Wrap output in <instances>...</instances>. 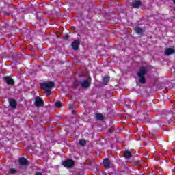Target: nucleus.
Returning a JSON list of instances; mask_svg holds the SVG:
<instances>
[{
	"label": "nucleus",
	"instance_id": "1",
	"mask_svg": "<svg viewBox=\"0 0 175 175\" xmlns=\"http://www.w3.org/2000/svg\"><path fill=\"white\" fill-rule=\"evenodd\" d=\"M146 73H147V67L143 66L139 68V71L137 72V76L139 77L138 81L141 84H144V83H146V78L144 77V76L146 75Z\"/></svg>",
	"mask_w": 175,
	"mask_h": 175
},
{
	"label": "nucleus",
	"instance_id": "2",
	"mask_svg": "<svg viewBox=\"0 0 175 175\" xmlns=\"http://www.w3.org/2000/svg\"><path fill=\"white\" fill-rule=\"evenodd\" d=\"M54 85V82L42 83L40 84L41 90H50V88H53Z\"/></svg>",
	"mask_w": 175,
	"mask_h": 175
},
{
	"label": "nucleus",
	"instance_id": "3",
	"mask_svg": "<svg viewBox=\"0 0 175 175\" xmlns=\"http://www.w3.org/2000/svg\"><path fill=\"white\" fill-rule=\"evenodd\" d=\"M62 165L64 167H66V169H72V167L75 166V161H73V160L68 159L63 161Z\"/></svg>",
	"mask_w": 175,
	"mask_h": 175
},
{
	"label": "nucleus",
	"instance_id": "4",
	"mask_svg": "<svg viewBox=\"0 0 175 175\" xmlns=\"http://www.w3.org/2000/svg\"><path fill=\"white\" fill-rule=\"evenodd\" d=\"M142 5L143 3H142L140 0H135L131 3V6L133 9H138V8H140Z\"/></svg>",
	"mask_w": 175,
	"mask_h": 175
},
{
	"label": "nucleus",
	"instance_id": "5",
	"mask_svg": "<svg viewBox=\"0 0 175 175\" xmlns=\"http://www.w3.org/2000/svg\"><path fill=\"white\" fill-rule=\"evenodd\" d=\"M35 106L39 107V106H44V102L42 99V98L38 96L36 98V101L34 103Z\"/></svg>",
	"mask_w": 175,
	"mask_h": 175
},
{
	"label": "nucleus",
	"instance_id": "6",
	"mask_svg": "<svg viewBox=\"0 0 175 175\" xmlns=\"http://www.w3.org/2000/svg\"><path fill=\"white\" fill-rule=\"evenodd\" d=\"M79 46H80V40H75L71 44L72 49H73L75 51L79 50Z\"/></svg>",
	"mask_w": 175,
	"mask_h": 175
},
{
	"label": "nucleus",
	"instance_id": "7",
	"mask_svg": "<svg viewBox=\"0 0 175 175\" xmlns=\"http://www.w3.org/2000/svg\"><path fill=\"white\" fill-rule=\"evenodd\" d=\"M4 80L8 85H14V80L12 77L6 76L4 77Z\"/></svg>",
	"mask_w": 175,
	"mask_h": 175
},
{
	"label": "nucleus",
	"instance_id": "8",
	"mask_svg": "<svg viewBox=\"0 0 175 175\" xmlns=\"http://www.w3.org/2000/svg\"><path fill=\"white\" fill-rule=\"evenodd\" d=\"M103 163L105 169H110V165H111V161L110 160L105 159Z\"/></svg>",
	"mask_w": 175,
	"mask_h": 175
},
{
	"label": "nucleus",
	"instance_id": "9",
	"mask_svg": "<svg viewBox=\"0 0 175 175\" xmlns=\"http://www.w3.org/2000/svg\"><path fill=\"white\" fill-rule=\"evenodd\" d=\"M90 79H85L81 82L82 88H88V87H90Z\"/></svg>",
	"mask_w": 175,
	"mask_h": 175
},
{
	"label": "nucleus",
	"instance_id": "10",
	"mask_svg": "<svg viewBox=\"0 0 175 175\" xmlns=\"http://www.w3.org/2000/svg\"><path fill=\"white\" fill-rule=\"evenodd\" d=\"M9 105L12 109H16V107H17V102L13 98L9 100Z\"/></svg>",
	"mask_w": 175,
	"mask_h": 175
},
{
	"label": "nucleus",
	"instance_id": "11",
	"mask_svg": "<svg viewBox=\"0 0 175 175\" xmlns=\"http://www.w3.org/2000/svg\"><path fill=\"white\" fill-rule=\"evenodd\" d=\"M19 165H21L22 166H27V165H28V160H27V159L25 157L20 158Z\"/></svg>",
	"mask_w": 175,
	"mask_h": 175
},
{
	"label": "nucleus",
	"instance_id": "12",
	"mask_svg": "<svg viewBox=\"0 0 175 175\" xmlns=\"http://www.w3.org/2000/svg\"><path fill=\"white\" fill-rule=\"evenodd\" d=\"M175 53V51L173 48H167L165 51V55H172Z\"/></svg>",
	"mask_w": 175,
	"mask_h": 175
},
{
	"label": "nucleus",
	"instance_id": "13",
	"mask_svg": "<svg viewBox=\"0 0 175 175\" xmlns=\"http://www.w3.org/2000/svg\"><path fill=\"white\" fill-rule=\"evenodd\" d=\"M95 118L98 121H103V120H105V116L103 114L98 113L95 114Z\"/></svg>",
	"mask_w": 175,
	"mask_h": 175
},
{
	"label": "nucleus",
	"instance_id": "14",
	"mask_svg": "<svg viewBox=\"0 0 175 175\" xmlns=\"http://www.w3.org/2000/svg\"><path fill=\"white\" fill-rule=\"evenodd\" d=\"M124 158H126V159H129V158L132 157V153L129 151H124Z\"/></svg>",
	"mask_w": 175,
	"mask_h": 175
},
{
	"label": "nucleus",
	"instance_id": "15",
	"mask_svg": "<svg viewBox=\"0 0 175 175\" xmlns=\"http://www.w3.org/2000/svg\"><path fill=\"white\" fill-rule=\"evenodd\" d=\"M103 81V83L105 84V85H107V83H109V81H110V77H108V76L104 77Z\"/></svg>",
	"mask_w": 175,
	"mask_h": 175
},
{
	"label": "nucleus",
	"instance_id": "16",
	"mask_svg": "<svg viewBox=\"0 0 175 175\" xmlns=\"http://www.w3.org/2000/svg\"><path fill=\"white\" fill-rule=\"evenodd\" d=\"M135 32H137V33H138V35H141V33H143V29H142L141 27H135Z\"/></svg>",
	"mask_w": 175,
	"mask_h": 175
},
{
	"label": "nucleus",
	"instance_id": "17",
	"mask_svg": "<svg viewBox=\"0 0 175 175\" xmlns=\"http://www.w3.org/2000/svg\"><path fill=\"white\" fill-rule=\"evenodd\" d=\"M80 84H81V82H79L77 81H75L74 82V88L75 90H77V88H78V87H79V85H80Z\"/></svg>",
	"mask_w": 175,
	"mask_h": 175
},
{
	"label": "nucleus",
	"instance_id": "18",
	"mask_svg": "<svg viewBox=\"0 0 175 175\" xmlns=\"http://www.w3.org/2000/svg\"><path fill=\"white\" fill-rule=\"evenodd\" d=\"M4 16H13V12L12 11H5L4 12Z\"/></svg>",
	"mask_w": 175,
	"mask_h": 175
},
{
	"label": "nucleus",
	"instance_id": "19",
	"mask_svg": "<svg viewBox=\"0 0 175 175\" xmlns=\"http://www.w3.org/2000/svg\"><path fill=\"white\" fill-rule=\"evenodd\" d=\"M86 144H87V142H85V139H81L79 140V144H81V146H84Z\"/></svg>",
	"mask_w": 175,
	"mask_h": 175
},
{
	"label": "nucleus",
	"instance_id": "20",
	"mask_svg": "<svg viewBox=\"0 0 175 175\" xmlns=\"http://www.w3.org/2000/svg\"><path fill=\"white\" fill-rule=\"evenodd\" d=\"M16 172H17V170L14 168H10L9 170V173H10L11 174H14Z\"/></svg>",
	"mask_w": 175,
	"mask_h": 175
},
{
	"label": "nucleus",
	"instance_id": "21",
	"mask_svg": "<svg viewBox=\"0 0 175 175\" xmlns=\"http://www.w3.org/2000/svg\"><path fill=\"white\" fill-rule=\"evenodd\" d=\"M55 106V107H61V106H62L61 101L56 102Z\"/></svg>",
	"mask_w": 175,
	"mask_h": 175
},
{
	"label": "nucleus",
	"instance_id": "22",
	"mask_svg": "<svg viewBox=\"0 0 175 175\" xmlns=\"http://www.w3.org/2000/svg\"><path fill=\"white\" fill-rule=\"evenodd\" d=\"M45 94H46V95H48V96L51 95V90H46V92H45Z\"/></svg>",
	"mask_w": 175,
	"mask_h": 175
},
{
	"label": "nucleus",
	"instance_id": "23",
	"mask_svg": "<svg viewBox=\"0 0 175 175\" xmlns=\"http://www.w3.org/2000/svg\"><path fill=\"white\" fill-rule=\"evenodd\" d=\"M68 38H69V36H68V34H66V35L65 36V37H64V39H68Z\"/></svg>",
	"mask_w": 175,
	"mask_h": 175
},
{
	"label": "nucleus",
	"instance_id": "24",
	"mask_svg": "<svg viewBox=\"0 0 175 175\" xmlns=\"http://www.w3.org/2000/svg\"><path fill=\"white\" fill-rule=\"evenodd\" d=\"M36 175H42V172H36Z\"/></svg>",
	"mask_w": 175,
	"mask_h": 175
},
{
	"label": "nucleus",
	"instance_id": "25",
	"mask_svg": "<svg viewBox=\"0 0 175 175\" xmlns=\"http://www.w3.org/2000/svg\"><path fill=\"white\" fill-rule=\"evenodd\" d=\"M109 133H113V131L111 130H109Z\"/></svg>",
	"mask_w": 175,
	"mask_h": 175
},
{
	"label": "nucleus",
	"instance_id": "26",
	"mask_svg": "<svg viewBox=\"0 0 175 175\" xmlns=\"http://www.w3.org/2000/svg\"><path fill=\"white\" fill-rule=\"evenodd\" d=\"M172 1H173L174 3H175V0H172Z\"/></svg>",
	"mask_w": 175,
	"mask_h": 175
},
{
	"label": "nucleus",
	"instance_id": "27",
	"mask_svg": "<svg viewBox=\"0 0 175 175\" xmlns=\"http://www.w3.org/2000/svg\"><path fill=\"white\" fill-rule=\"evenodd\" d=\"M70 109H72V107H70Z\"/></svg>",
	"mask_w": 175,
	"mask_h": 175
}]
</instances>
